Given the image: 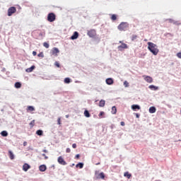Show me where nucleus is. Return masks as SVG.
Listing matches in <instances>:
<instances>
[{"mask_svg": "<svg viewBox=\"0 0 181 181\" xmlns=\"http://www.w3.org/2000/svg\"><path fill=\"white\" fill-rule=\"evenodd\" d=\"M64 83L66 84H69L71 83V79L70 78H65L64 81Z\"/></svg>", "mask_w": 181, "mask_h": 181, "instance_id": "nucleus-25", "label": "nucleus"}, {"mask_svg": "<svg viewBox=\"0 0 181 181\" xmlns=\"http://www.w3.org/2000/svg\"><path fill=\"white\" fill-rule=\"evenodd\" d=\"M21 87H22L21 83H20V82H16V83H15V88H21Z\"/></svg>", "mask_w": 181, "mask_h": 181, "instance_id": "nucleus-22", "label": "nucleus"}, {"mask_svg": "<svg viewBox=\"0 0 181 181\" xmlns=\"http://www.w3.org/2000/svg\"><path fill=\"white\" fill-rule=\"evenodd\" d=\"M78 35H79L77 31H75V32H74V35H72L71 36L70 39L71 40H75L78 39Z\"/></svg>", "mask_w": 181, "mask_h": 181, "instance_id": "nucleus-8", "label": "nucleus"}, {"mask_svg": "<svg viewBox=\"0 0 181 181\" xmlns=\"http://www.w3.org/2000/svg\"><path fill=\"white\" fill-rule=\"evenodd\" d=\"M23 146H26L28 145V143L26 141L23 142Z\"/></svg>", "mask_w": 181, "mask_h": 181, "instance_id": "nucleus-47", "label": "nucleus"}, {"mask_svg": "<svg viewBox=\"0 0 181 181\" xmlns=\"http://www.w3.org/2000/svg\"><path fill=\"white\" fill-rule=\"evenodd\" d=\"M156 181H160V180H156Z\"/></svg>", "mask_w": 181, "mask_h": 181, "instance_id": "nucleus-51", "label": "nucleus"}, {"mask_svg": "<svg viewBox=\"0 0 181 181\" xmlns=\"http://www.w3.org/2000/svg\"><path fill=\"white\" fill-rule=\"evenodd\" d=\"M33 55L36 56L37 55V52L35 51H33Z\"/></svg>", "mask_w": 181, "mask_h": 181, "instance_id": "nucleus-46", "label": "nucleus"}, {"mask_svg": "<svg viewBox=\"0 0 181 181\" xmlns=\"http://www.w3.org/2000/svg\"><path fill=\"white\" fill-rule=\"evenodd\" d=\"M84 116L87 118H89L90 117V114L88 110L84 111Z\"/></svg>", "mask_w": 181, "mask_h": 181, "instance_id": "nucleus-23", "label": "nucleus"}, {"mask_svg": "<svg viewBox=\"0 0 181 181\" xmlns=\"http://www.w3.org/2000/svg\"><path fill=\"white\" fill-rule=\"evenodd\" d=\"M148 88H150V90H158V88L157 86H153V85H150L148 86Z\"/></svg>", "mask_w": 181, "mask_h": 181, "instance_id": "nucleus-24", "label": "nucleus"}, {"mask_svg": "<svg viewBox=\"0 0 181 181\" xmlns=\"http://www.w3.org/2000/svg\"><path fill=\"white\" fill-rule=\"evenodd\" d=\"M54 66H56L57 67L59 68L60 67V64L58 62H56L54 63Z\"/></svg>", "mask_w": 181, "mask_h": 181, "instance_id": "nucleus-35", "label": "nucleus"}, {"mask_svg": "<svg viewBox=\"0 0 181 181\" xmlns=\"http://www.w3.org/2000/svg\"><path fill=\"white\" fill-rule=\"evenodd\" d=\"M37 56H38L39 57H42V58L44 57V54H43L42 52H40Z\"/></svg>", "mask_w": 181, "mask_h": 181, "instance_id": "nucleus-37", "label": "nucleus"}, {"mask_svg": "<svg viewBox=\"0 0 181 181\" xmlns=\"http://www.w3.org/2000/svg\"><path fill=\"white\" fill-rule=\"evenodd\" d=\"M117 49H119V50L122 51L123 49H127V45L125 43H122L121 45L117 47Z\"/></svg>", "mask_w": 181, "mask_h": 181, "instance_id": "nucleus-12", "label": "nucleus"}, {"mask_svg": "<svg viewBox=\"0 0 181 181\" xmlns=\"http://www.w3.org/2000/svg\"><path fill=\"white\" fill-rule=\"evenodd\" d=\"M111 113L112 115H115L117 113V107L116 106H112Z\"/></svg>", "mask_w": 181, "mask_h": 181, "instance_id": "nucleus-21", "label": "nucleus"}, {"mask_svg": "<svg viewBox=\"0 0 181 181\" xmlns=\"http://www.w3.org/2000/svg\"><path fill=\"white\" fill-rule=\"evenodd\" d=\"M36 134L39 136H42L43 134V132L42 130H37Z\"/></svg>", "mask_w": 181, "mask_h": 181, "instance_id": "nucleus-31", "label": "nucleus"}, {"mask_svg": "<svg viewBox=\"0 0 181 181\" xmlns=\"http://www.w3.org/2000/svg\"><path fill=\"white\" fill-rule=\"evenodd\" d=\"M30 168H31V166L28 163H24L23 165V170L24 172H28V169H30Z\"/></svg>", "mask_w": 181, "mask_h": 181, "instance_id": "nucleus-9", "label": "nucleus"}, {"mask_svg": "<svg viewBox=\"0 0 181 181\" xmlns=\"http://www.w3.org/2000/svg\"><path fill=\"white\" fill-rule=\"evenodd\" d=\"M66 153H70L71 152V148H66Z\"/></svg>", "mask_w": 181, "mask_h": 181, "instance_id": "nucleus-42", "label": "nucleus"}, {"mask_svg": "<svg viewBox=\"0 0 181 181\" xmlns=\"http://www.w3.org/2000/svg\"><path fill=\"white\" fill-rule=\"evenodd\" d=\"M88 36H89L90 37H95V35H97V33L95 31V29H91L90 30L88 31L87 33Z\"/></svg>", "mask_w": 181, "mask_h": 181, "instance_id": "nucleus-6", "label": "nucleus"}, {"mask_svg": "<svg viewBox=\"0 0 181 181\" xmlns=\"http://www.w3.org/2000/svg\"><path fill=\"white\" fill-rule=\"evenodd\" d=\"M1 136H8V133H7V132H6V131L1 132Z\"/></svg>", "mask_w": 181, "mask_h": 181, "instance_id": "nucleus-29", "label": "nucleus"}, {"mask_svg": "<svg viewBox=\"0 0 181 181\" xmlns=\"http://www.w3.org/2000/svg\"><path fill=\"white\" fill-rule=\"evenodd\" d=\"M35 123V120H33L31 122H30V125L31 127H34Z\"/></svg>", "mask_w": 181, "mask_h": 181, "instance_id": "nucleus-36", "label": "nucleus"}, {"mask_svg": "<svg viewBox=\"0 0 181 181\" xmlns=\"http://www.w3.org/2000/svg\"><path fill=\"white\" fill-rule=\"evenodd\" d=\"M144 80L148 83H153V78L149 76H146L144 78Z\"/></svg>", "mask_w": 181, "mask_h": 181, "instance_id": "nucleus-10", "label": "nucleus"}, {"mask_svg": "<svg viewBox=\"0 0 181 181\" xmlns=\"http://www.w3.org/2000/svg\"><path fill=\"white\" fill-rule=\"evenodd\" d=\"M125 177H127L128 179H129L132 176L131 174H129L128 172H126L124 173V175Z\"/></svg>", "mask_w": 181, "mask_h": 181, "instance_id": "nucleus-28", "label": "nucleus"}, {"mask_svg": "<svg viewBox=\"0 0 181 181\" xmlns=\"http://www.w3.org/2000/svg\"><path fill=\"white\" fill-rule=\"evenodd\" d=\"M66 118H69V115H66Z\"/></svg>", "mask_w": 181, "mask_h": 181, "instance_id": "nucleus-50", "label": "nucleus"}, {"mask_svg": "<svg viewBox=\"0 0 181 181\" xmlns=\"http://www.w3.org/2000/svg\"><path fill=\"white\" fill-rule=\"evenodd\" d=\"M136 39H138V35H132V41H135V40H136Z\"/></svg>", "mask_w": 181, "mask_h": 181, "instance_id": "nucleus-27", "label": "nucleus"}, {"mask_svg": "<svg viewBox=\"0 0 181 181\" xmlns=\"http://www.w3.org/2000/svg\"><path fill=\"white\" fill-rule=\"evenodd\" d=\"M59 52H60L59 49L58 48H57V47H54L52 49V54L53 55L57 56V54L59 53Z\"/></svg>", "mask_w": 181, "mask_h": 181, "instance_id": "nucleus-13", "label": "nucleus"}, {"mask_svg": "<svg viewBox=\"0 0 181 181\" xmlns=\"http://www.w3.org/2000/svg\"><path fill=\"white\" fill-rule=\"evenodd\" d=\"M17 8L15 6H11L8 9V16H11L13 13H16Z\"/></svg>", "mask_w": 181, "mask_h": 181, "instance_id": "nucleus-5", "label": "nucleus"}, {"mask_svg": "<svg viewBox=\"0 0 181 181\" xmlns=\"http://www.w3.org/2000/svg\"><path fill=\"white\" fill-rule=\"evenodd\" d=\"M121 126H122V127H124V126H125L124 122H121Z\"/></svg>", "mask_w": 181, "mask_h": 181, "instance_id": "nucleus-44", "label": "nucleus"}, {"mask_svg": "<svg viewBox=\"0 0 181 181\" xmlns=\"http://www.w3.org/2000/svg\"><path fill=\"white\" fill-rule=\"evenodd\" d=\"M77 146L76 144H72V148H76Z\"/></svg>", "mask_w": 181, "mask_h": 181, "instance_id": "nucleus-43", "label": "nucleus"}, {"mask_svg": "<svg viewBox=\"0 0 181 181\" xmlns=\"http://www.w3.org/2000/svg\"><path fill=\"white\" fill-rule=\"evenodd\" d=\"M44 47H46V49H49V45L47 42H44L43 43Z\"/></svg>", "mask_w": 181, "mask_h": 181, "instance_id": "nucleus-32", "label": "nucleus"}, {"mask_svg": "<svg viewBox=\"0 0 181 181\" xmlns=\"http://www.w3.org/2000/svg\"><path fill=\"white\" fill-rule=\"evenodd\" d=\"M75 158L78 159L80 158V155L79 154H76V156H75Z\"/></svg>", "mask_w": 181, "mask_h": 181, "instance_id": "nucleus-45", "label": "nucleus"}, {"mask_svg": "<svg viewBox=\"0 0 181 181\" xmlns=\"http://www.w3.org/2000/svg\"><path fill=\"white\" fill-rule=\"evenodd\" d=\"M136 118H139V114L136 113Z\"/></svg>", "mask_w": 181, "mask_h": 181, "instance_id": "nucleus-48", "label": "nucleus"}, {"mask_svg": "<svg viewBox=\"0 0 181 181\" xmlns=\"http://www.w3.org/2000/svg\"><path fill=\"white\" fill-rule=\"evenodd\" d=\"M105 105V100H101L99 103V107H103Z\"/></svg>", "mask_w": 181, "mask_h": 181, "instance_id": "nucleus-20", "label": "nucleus"}, {"mask_svg": "<svg viewBox=\"0 0 181 181\" xmlns=\"http://www.w3.org/2000/svg\"><path fill=\"white\" fill-rule=\"evenodd\" d=\"M83 168V163H79L76 165V168L82 169Z\"/></svg>", "mask_w": 181, "mask_h": 181, "instance_id": "nucleus-26", "label": "nucleus"}, {"mask_svg": "<svg viewBox=\"0 0 181 181\" xmlns=\"http://www.w3.org/2000/svg\"><path fill=\"white\" fill-rule=\"evenodd\" d=\"M128 24L127 23H122L118 25L117 29L120 31H125L128 28Z\"/></svg>", "mask_w": 181, "mask_h": 181, "instance_id": "nucleus-2", "label": "nucleus"}, {"mask_svg": "<svg viewBox=\"0 0 181 181\" xmlns=\"http://www.w3.org/2000/svg\"><path fill=\"white\" fill-rule=\"evenodd\" d=\"M43 152L45 153H48L47 150H43Z\"/></svg>", "mask_w": 181, "mask_h": 181, "instance_id": "nucleus-49", "label": "nucleus"}, {"mask_svg": "<svg viewBox=\"0 0 181 181\" xmlns=\"http://www.w3.org/2000/svg\"><path fill=\"white\" fill-rule=\"evenodd\" d=\"M124 87L127 88V87H129V83L127 82V81H125L124 82Z\"/></svg>", "mask_w": 181, "mask_h": 181, "instance_id": "nucleus-34", "label": "nucleus"}, {"mask_svg": "<svg viewBox=\"0 0 181 181\" xmlns=\"http://www.w3.org/2000/svg\"><path fill=\"white\" fill-rule=\"evenodd\" d=\"M95 176L96 177V179H102V180H104L105 177V175L104 173H98V172H95Z\"/></svg>", "mask_w": 181, "mask_h": 181, "instance_id": "nucleus-7", "label": "nucleus"}, {"mask_svg": "<svg viewBox=\"0 0 181 181\" xmlns=\"http://www.w3.org/2000/svg\"><path fill=\"white\" fill-rule=\"evenodd\" d=\"M8 156L11 160L15 159V155H14L13 152L11 151V150H9V151H8Z\"/></svg>", "mask_w": 181, "mask_h": 181, "instance_id": "nucleus-18", "label": "nucleus"}, {"mask_svg": "<svg viewBox=\"0 0 181 181\" xmlns=\"http://www.w3.org/2000/svg\"><path fill=\"white\" fill-rule=\"evenodd\" d=\"M40 172H45L47 167L45 165H41L39 168Z\"/></svg>", "mask_w": 181, "mask_h": 181, "instance_id": "nucleus-19", "label": "nucleus"}, {"mask_svg": "<svg viewBox=\"0 0 181 181\" xmlns=\"http://www.w3.org/2000/svg\"><path fill=\"white\" fill-rule=\"evenodd\" d=\"M57 16L54 13H50L47 16V21L50 23L54 22L56 21Z\"/></svg>", "mask_w": 181, "mask_h": 181, "instance_id": "nucleus-3", "label": "nucleus"}, {"mask_svg": "<svg viewBox=\"0 0 181 181\" xmlns=\"http://www.w3.org/2000/svg\"><path fill=\"white\" fill-rule=\"evenodd\" d=\"M35 109L33 106H27L26 111L27 112H33Z\"/></svg>", "mask_w": 181, "mask_h": 181, "instance_id": "nucleus-14", "label": "nucleus"}, {"mask_svg": "<svg viewBox=\"0 0 181 181\" xmlns=\"http://www.w3.org/2000/svg\"><path fill=\"white\" fill-rule=\"evenodd\" d=\"M95 165H100L101 164V163L99 161L98 163H95V161L94 162Z\"/></svg>", "mask_w": 181, "mask_h": 181, "instance_id": "nucleus-41", "label": "nucleus"}, {"mask_svg": "<svg viewBox=\"0 0 181 181\" xmlns=\"http://www.w3.org/2000/svg\"><path fill=\"white\" fill-rule=\"evenodd\" d=\"M106 84L108 86H112L114 83V81L112 78H108L105 81Z\"/></svg>", "mask_w": 181, "mask_h": 181, "instance_id": "nucleus-11", "label": "nucleus"}, {"mask_svg": "<svg viewBox=\"0 0 181 181\" xmlns=\"http://www.w3.org/2000/svg\"><path fill=\"white\" fill-rule=\"evenodd\" d=\"M177 57L178 58L181 59V52H178V53L177 54Z\"/></svg>", "mask_w": 181, "mask_h": 181, "instance_id": "nucleus-39", "label": "nucleus"}, {"mask_svg": "<svg viewBox=\"0 0 181 181\" xmlns=\"http://www.w3.org/2000/svg\"><path fill=\"white\" fill-rule=\"evenodd\" d=\"M148 45V50L154 55H157L159 52V49H158V46L153 43V42H148L147 43Z\"/></svg>", "mask_w": 181, "mask_h": 181, "instance_id": "nucleus-1", "label": "nucleus"}, {"mask_svg": "<svg viewBox=\"0 0 181 181\" xmlns=\"http://www.w3.org/2000/svg\"><path fill=\"white\" fill-rule=\"evenodd\" d=\"M110 18H111L112 21H116L117 20V16L113 14V15L111 16Z\"/></svg>", "mask_w": 181, "mask_h": 181, "instance_id": "nucleus-30", "label": "nucleus"}, {"mask_svg": "<svg viewBox=\"0 0 181 181\" xmlns=\"http://www.w3.org/2000/svg\"><path fill=\"white\" fill-rule=\"evenodd\" d=\"M35 69V65H33V66H31L30 68H27V69H25V72L27 73H31L33 71V70Z\"/></svg>", "mask_w": 181, "mask_h": 181, "instance_id": "nucleus-15", "label": "nucleus"}, {"mask_svg": "<svg viewBox=\"0 0 181 181\" xmlns=\"http://www.w3.org/2000/svg\"><path fill=\"white\" fill-rule=\"evenodd\" d=\"M148 112L151 114H153L156 112V107H154V106H151V107H149Z\"/></svg>", "mask_w": 181, "mask_h": 181, "instance_id": "nucleus-17", "label": "nucleus"}, {"mask_svg": "<svg viewBox=\"0 0 181 181\" xmlns=\"http://www.w3.org/2000/svg\"><path fill=\"white\" fill-rule=\"evenodd\" d=\"M132 109L134 110V111H136V110H141V106L138 105H133L132 106Z\"/></svg>", "mask_w": 181, "mask_h": 181, "instance_id": "nucleus-16", "label": "nucleus"}, {"mask_svg": "<svg viewBox=\"0 0 181 181\" xmlns=\"http://www.w3.org/2000/svg\"><path fill=\"white\" fill-rule=\"evenodd\" d=\"M57 124L58 125H62V119H61V117H58V119H57Z\"/></svg>", "mask_w": 181, "mask_h": 181, "instance_id": "nucleus-33", "label": "nucleus"}, {"mask_svg": "<svg viewBox=\"0 0 181 181\" xmlns=\"http://www.w3.org/2000/svg\"><path fill=\"white\" fill-rule=\"evenodd\" d=\"M105 115V112L101 111L99 114V117L103 116Z\"/></svg>", "mask_w": 181, "mask_h": 181, "instance_id": "nucleus-38", "label": "nucleus"}, {"mask_svg": "<svg viewBox=\"0 0 181 181\" xmlns=\"http://www.w3.org/2000/svg\"><path fill=\"white\" fill-rule=\"evenodd\" d=\"M57 162L59 165L65 166L67 165V163L66 160L64 159L63 156H60L57 158Z\"/></svg>", "mask_w": 181, "mask_h": 181, "instance_id": "nucleus-4", "label": "nucleus"}, {"mask_svg": "<svg viewBox=\"0 0 181 181\" xmlns=\"http://www.w3.org/2000/svg\"><path fill=\"white\" fill-rule=\"evenodd\" d=\"M42 156L45 157V160H47V159H48V156H47L45 155V153H42Z\"/></svg>", "mask_w": 181, "mask_h": 181, "instance_id": "nucleus-40", "label": "nucleus"}]
</instances>
